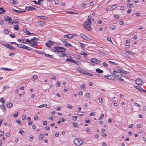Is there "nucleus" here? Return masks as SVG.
<instances>
[{
	"label": "nucleus",
	"mask_w": 146,
	"mask_h": 146,
	"mask_svg": "<svg viewBox=\"0 0 146 146\" xmlns=\"http://www.w3.org/2000/svg\"><path fill=\"white\" fill-rule=\"evenodd\" d=\"M74 143L75 144L79 146L83 144L84 141L80 138H76L74 139Z\"/></svg>",
	"instance_id": "1"
},
{
	"label": "nucleus",
	"mask_w": 146,
	"mask_h": 146,
	"mask_svg": "<svg viewBox=\"0 0 146 146\" xmlns=\"http://www.w3.org/2000/svg\"><path fill=\"white\" fill-rule=\"evenodd\" d=\"M84 114V113L82 111H78L77 113V114L79 115L82 116Z\"/></svg>",
	"instance_id": "28"
},
{
	"label": "nucleus",
	"mask_w": 146,
	"mask_h": 146,
	"mask_svg": "<svg viewBox=\"0 0 146 146\" xmlns=\"http://www.w3.org/2000/svg\"><path fill=\"white\" fill-rule=\"evenodd\" d=\"M85 122L88 123H89L90 122V120L89 119H85Z\"/></svg>",
	"instance_id": "60"
},
{
	"label": "nucleus",
	"mask_w": 146,
	"mask_h": 146,
	"mask_svg": "<svg viewBox=\"0 0 146 146\" xmlns=\"http://www.w3.org/2000/svg\"><path fill=\"white\" fill-rule=\"evenodd\" d=\"M80 36L83 39L88 41H91L92 39L90 37L86 36L84 34L81 33L80 34Z\"/></svg>",
	"instance_id": "5"
},
{
	"label": "nucleus",
	"mask_w": 146,
	"mask_h": 146,
	"mask_svg": "<svg viewBox=\"0 0 146 146\" xmlns=\"http://www.w3.org/2000/svg\"><path fill=\"white\" fill-rule=\"evenodd\" d=\"M136 89L142 92H143L144 91H145V90H144L142 88L140 87H138L137 86H136Z\"/></svg>",
	"instance_id": "17"
},
{
	"label": "nucleus",
	"mask_w": 146,
	"mask_h": 146,
	"mask_svg": "<svg viewBox=\"0 0 146 146\" xmlns=\"http://www.w3.org/2000/svg\"><path fill=\"white\" fill-rule=\"evenodd\" d=\"M91 16H88V21L87 22H88L89 23H91Z\"/></svg>",
	"instance_id": "32"
},
{
	"label": "nucleus",
	"mask_w": 146,
	"mask_h": 146,
	"mask_svg": "<svg viewBox=\"0 0 146 146\" xmlns=\"http://www.w3.org/2000/svg\"><path fill=\"white\" fill-rule=\"evenodd\" d=\"M87 5V3H83L81 5V6L82 7H84L86 6Z\"/></svg>",
	"instance_id": "62"
},
{
	"label": "nucleus",
	"mask_w": 146,
	"mask_h": 146,
	"mask_svg": "<svg viewBox=\"0 0 146 146\" xmlns=\"http://www.w3.org/2000/svg\"><path fill=\"white\" fill-rule=\"evenodd\" d=\"M109 62H110V63H111V64H113V65H116L118 64L116 63L115 62H112V61H109Z\"/></svg>",
	"instance_id": "41"
},
{
	"label": "nucleus",
	"mask_w": 146,
	"mask_h": 146,
	"mask_svg": "<svg viewBox=\"0 0 146 146\" xmlns=\"http://www.w3.org/2000/svg\"><path fill=\"white\" fill-rule=\"evenodd\" d=\"M0 109L3 110V111L4 112L5 111L6 108L5 105L2 104L0 105Z\"/></svg>",
	"instance_id": "13"
},
{
	"label": "nucleus",
	"mask_w": 146,
	"mask_h": 146,
	"mask_svg": "<svg viewBox=\"0 0 146 146\" xmlns=\"http://www.w3.org/2000/svg\"><path fill=\"white\" fill-rule=\"evenodd\" d=\"M65 46L66 47H71L72 46L69 43H66L65 44Z\"/></svg>",
	"instance_id": "29"
},
{
	"label": "nucleus",
	"mask_w": 146,
	"mask_h": 146,
	"mask_svg": "<svg viewBox=\"0 0 146 146\" xmlns=\"http://www.w3.org/2000/svg\"><path fill=\"white\" fill-rule=\"evenodd\" d=\"M44 23V22H38V24L40 25H41L42 26H43Z\"/></svg>",
	"instance_id": "61"
},
{
	"label": "nucleus",
	"mask_w": 146,
	"mask_h": 146,
	"mask_svg": "<svg viewBox=\"0 0 146 146\" xmlns=\"http://www.w3.org/2000/svg\"><path fill=\"white\" fill-rule=\"evenodd\" d=\"M67 107L68 108L70 109H72V106L70 104H67Z\"/></svg>",
	"instance_id": "45"
},
{
	"label": "nucleus",
	"mask_w": 146,
	"mask_h": 146,
	"mask_svg": "<svg viewBox=\"0 0 146 146\" xmlns=\"http://www.w3.org/2000/svg\"><path fill=\"white\" fill-rule=\"evenodd\" d=\"M58 56L60 57H62L65 56H66V54L65 53H59L58 54Z\"/></svg>",
	"instance_id": "14"
},
{
	"label": "nucleus",
	"mask_w": 146,
	"mask_h": 146,
	"mask_svg": "<svg viewBox=\"0 0 146 146\" xmlns=\"http://www.w3.org/2000/svg\"><path fill=\"white\" fill-rule=\"evenodd\" d=\"M11 2L15 5H16L18 3L17 1V0H11Z\"/></svg>",
	"instance_id": "22"
},
{
	"label": "nucleus",
	"mask_w": 146,
	"mask_h": 146,
	"mask_svg": "<svg viewBox=\"0 0 146 146\" xmlns=\"http://www.w3.org/2000/svg\"><path fill=\"white\" fill-rule=\"evenodd\" d=\"M19 27L18 25H17L15 26L14 29L16 30H18L19 29Z\"/></svg>",
	"instance_id": "33"
},
{
	"label": "nucleus",
	"mask_w": 146,
	"mask_h": 146,
	"mask_svg": "<svg viewBox=\"0 0 146 146\" xmlns=\"http://www.w3.org/2000/svg\"><path fill=\"white\" fill-rule=\"evenodd\" d=\"M4 19L6 21H9V23L11 22L12 21V19L11 18V17L9 16L4 17Z\"/></svg>",
	"instance_id": "10"
},
{
	"label": "nucleus",
	"mask_w": 146,
	"mask_h": 146,
	"mask_svg": "<svg viewBox=\"0 0 146 146\" xmlns=\"http://www.w3.org/2000/svg\"><path fill=\"white\" fill-rule=\"evenodd\" d=\"M54 44V42L50 40L48 41L47 42H46L45 44L47 47H50L51 45H52Z\"/></svg>",
	"instance_id": "8"
},
{
	"label": "nucleus",
	"mask_w": 146,
	"mask_h": 146,
	"mask_svg": "<svg viewBox=\"0 0 146 146\" xmlns=\"http://www.w3.org/2000/svg\"><path fill=\"white\" fill-rule=\"evenodd\" d=\"M127 6L130 8H133L134 6L133 5H132L131 3H129L127 5Z\"/></svg>",
	"instance_id": "24"
},
{
	"label": "nucleus",
	"mask_w": 146,
	"mask_h": 146,
	"mask_svg": "<svg viewBox=\"0 0 146 146\" xmlns=\"http://www.w3.org/2000/svg\"><path fill=\"white\" fill-rule=\"evenodd\" d=\"M18 41L19 42H20L22 43L26 44L27 43L26 42L24 41L23 39H19L18 40Z\"/></svg>",
	"instance_id": "25"
},
{
	"label": "nucleus",
	"mask_w": 146,
	"mask_h": 146,
	"mask_svg": "<svg viewBox=\"0 0 146 146\" xmlns=\"http://www.w3.org/2000/svg\"><path fill=\"white\" fill-rule=\"evenodd\" d=\"M4 132L3 131H0V136H3L4 135Z\"/></svg>",
	"instance_id": "46"
},
{
	"label": "nucleus",
	"mask_w": 146,
	"mask_h": 146,
	"mask_svg": "<svg viewBox=\"0 0 146 146\" xmlns=\"http://www.w3.org/2000/svg\"><path fill=\"white\" fill-rule=\"evenodd\" d=\"M85 88V86L84 84L81 85V88L82 89H84Z\"/></svg>",
	"instance_id": "51"
},
{
	"label": "nucleus",
	"mask_w": 146,
	"mask_h": 146,
	"mask_svg": "<svg viewBox=\"0 0 146 146\" xmlns=\"http://www.w3.org/2000/svg\"><path fill=\"white\" fill-rule=\"evenodd\" d=\"M0 102L3 104H4L5 103V101L4 100V98L2 97L0 99Z\"/></svg>",
	"instance_id": "27"
},
{
	"label": "nucleus",
	"mask_w": 146,
	"mask_h": 146,
	"mask_svg": "<svg viewBox=\"0 0 146 146\" xmlns=\"http://www.w3.org/2000/svg\"><path fill=\"white\" fill-rule=\"evenodd\" d=\"M47 105L46 104H44L40 105L39 106L37 107L38 108H42L44 107H46L47 108H48V107H47Z\"/></svg>",
	"instance_id": "15"
},
{
	"label": "nucleus",
	"mask_w": 146,
	"mask_h": 146,
	"mask_svg": "<svg viewBox=\"0 0 146 146\" xmlns=\"http://www.w3.org/2000/svg\"><path fill=\"white\" fill-rule=\"evenodd\" d=\"M103 65L104 66L106 67H108V64L105 62L103 63Z\"/></svg>",
	"instance_id": "58"
},
{
	"label": "nucleus",
	"mask_w": 146,
	"mask_h": 146,
	"mask_svg": "<svg viewBox=\"0 0 146 146\" xmlns=\"http://www.w3.org/2000/svg\"><path fill=\"white\" fill-rule=\"evenodd\" d=\"M38 40V38L36 37H33L32 39H31V42H35L36 41H37Z\"/></svg>",
	"instance_id": "20"
},
{
	"label": "nucleus",
	"mask_w": 146,
	"mask_h": 146,
	"mask_svg": "<svg viewBox=\"0 0 146 146\" xmlns=\"http://www.w3.org/2000/svg\"><path fill=\"white\" fill-rule=\"evenodd\" d=\"M0 69H2L5 70L11 71V70H10L9 69L7 68H4L3 67H1V68H0Z\"/></svg>",
	"instance_id": "30"
},
{
	"label": "nucleus",
	"mask_w": 146,
	"mask_h": 146,
	"mask_svg": "<svg viewBox=\"0 0 146 146\" xmlns=\"http://www.w3.org/2000/svg\"><path fill=\"white\" fill-rule=\"evenodd\" d=\"M25 31H26V34L27 35H30L31 34H33V33H31L29 31H28L27 29H25Z\"/></svg>",
	"instance_id": "35"
},
{
	"label": "nucleus",
	"mask_w": 146,
	"mask_h": 146,
	"mask_svg": "<svg viewBox=\"0 0 146 146\" xmlns=\"http://www.w3.org/2000/svg\"><path fill=\"white\" fill-rule=\"evenodd\" d=\"M116 8V5H113L111 7H110V9H112L113 10L115 9Z\"/></svg>",
	"instance_id": "52"
},
{
	"label": "nucleus",
	"mask_w": 146,
	"mask_h": 146,
	"mask_svg": "<svg viewBox=\"0 0 146 146\" xmlns=\"http://www.w3.org/2000/svg\"><path fill=\"white\" fill-rule=\"evenodd\" d=\"M60 40L61 41L63 42L66 43L67 42L66 40V39H64V38H61V39H60Z\"/></svg>",
	"instance_id": "36"
},
{
	"label": "nucleus",
	"mask_w": 146,
	"mask_h": 146,
	"mask_svg": "<svg viewBox=\"0 0 146 146\" xmlns=\"http://www.w3.org/2000/svg\"><path fill=\"white\" fill-rule=\"evenodd\" d=\"M113 74L115 77L118 78H121L123 76L121 72H117L116 70L113 71Z\"/></svg>",
	"instance_id": "4"
},
{
	"label": "nucleus",
	"mask_w": 146,
	"mask_h": 146,
	"mask_svg": "<svg viewBox=\"0 0 146 146\" xmlns=\"http://www.w3.org/2000/svg\"><path fill=\"white\" fill-rule=\"evenodd\" d=\"M45 56H46V57H50V58H53V57H52L53 56L52 55H50L48 54H45Z\"/></svg>",
	"instance_id": "37"
},
{
	"label": "nucleus",
	"mask_w": 146,
	"mask_h": 146,
	"mask_svg": "<svg viewBox=\"0 0 146 146\" xmlns=\"http://www.w3.org/2000/svg\"><path fill=\"white\" fill-rule=\"evenodd\" d=\"M16 122H17L19 125H21V123L19 120V119L16 120Z\"/></svg>",
	"instance_id": "47"
},
{
	"label": "nucleus",
	"mask_w": 146,
	"mask_h": 146,
	"mask_svg": "<svg viewBox=\"0 0 146 146\" xmlns=\"http://www.w3.org/2000/svg\"><path fill=\"white\" fill-rule=\"evenodd\" d=\"M132 12V10L130 9H128L127 11V14H129Z\"/></svg>",
	"instance_id": "53"
},
{
	"label": "nucleus",
	"mask_w": 146,
	"mask_h": 146,
	"mask_svg": "<svg viewBox=\"0 0 146 146\" xmlns=\"http://www.w3.org/2000/svg\"><path fill=\"white\" fill-rule=\"evenodd\" d=\"M100 103H102L103 102V99L102 98H100L98 99Z\"/></svg>",
	"instance_id": "64"
},
{
	"label": "nucleus",
	"mask_w": 146,
	"mask_h": 146,
	"mask_svg": "<svg viewBox=\"0 0 146 146\" xmlns=\"http://www.w3.org/2000/svg\"><path fill=\"white\" fill-rule=\"evenodd\" d=\"M11 45L9 44H5V47L9 48Z\"/></svg>",
	"instance_id": "57"
},
{
	"label": "nucleus",
	"mask_w": 146,
	"mask_h": 146,
	"mask_svg": "<svg viewBox=\"0 0 146 146\" xmlns=\"http://www.w3.org/2000/svg\"><path fill=\"white\" fill-rule=\"evenodd\" d=\"M96 72L99 73H102L103 72V71L99 69V68H97L96 69Z\"/></svg>",
	"instance_id": "19"
},
{
	"label": "nucleus",
	"mask_w": 146,
	"mask_h": 146,
	"mask_svg": "<svg viewBox=\"0 0 146 146\" xmlns=\"http://www.w3.org/2000/svg\"><path fill=\"white\" fill-rule=\"evenodd\" d=\"M79 72L81 73H82L85 75H87V72L84 70L81 69L79 71Z\"/></svg>",
	"instance_id": "18"
},
{
	"label": "nucleus",
	"mask_w": 146,
	"mask_h": 146,
	"mask_svg": "<svg viewBox=\"0 0 146 146\" xmlns=\"http://www.w3.org/2000/svg\"><path fill=\"white\" fill-rule=\"evenodd\" d=\"M90 94L89 93H87L86 94V97L87 98H90Z\"/></svg>",
	"instance_id": "56"
},
{
	"label": "nucleus",
	"mask_w": 146,
	"mask_h": 146,
	"mask_svg": "<svg viewBox=\"0 0 146 146\" xmlns=\"http://www.w3.org/2000/svg\"><path fill=\"white\" fill-rule=\"evenodd\" d=\"M125 52L127 53H129V54L132 55L133 54V52L131 51H128L127 50H125Z\"/></svg>",
	"instance_id": "34"
},
{
	"label": "nucleus",
	"mask_w": 146,
	"mask_h": 146,
	"mask_svg": "<svg viewBox=\"0 0 146 146\" xmlns=\"http://www.w3.org/2000/svg\"><path fill=\"white\" fill-rule=\"evenodd\" d=\"M135 82L137 85L139 86H142L143 84L142 80L140 78L137 79L135 80Z\"/></svg>",
	"instance_id": "6"
},
{
	"label": "nucleus",
	"mask_w": 146,
	"mask_h": 146,
	"mask_svg": "<svg viewBox=\"0 0 146 146\" xmlns=\"http://www.w3.org/2000/svg\"><path fill=\"white\" fill-rule=\"evenodd\" d=\"M4 33L6 34H8L9 33V32L7 30L5 29L4 31Z\"/></svg>",
	"instance_id": "54"
},
{
	"label": "nucleus",
	"mask_w": 146,
	"mask_h": 146,
	"mask_svg": "<svg viewBox=\"0 0 146 146\" xmlns=\"http://www.w3.org/2000/svg\"><path fill=\"white\" fill-rule=\"evenodd\" d=\"M13 106L12 104L11 103V102H9L8 103H7V106L8 108H11Z\"/></svg>",
	"instance_id": "21"
},
{
	"label": "nucleus",
	"mask_w": 146,
	"mask_h": 146,
	"mask_svg": "<svg viewBox=\"0 0 146 146\" xmlns=\"http://www.w3.org/2000/svg\"><path fill=\"white\" fill-rule=\"evenodd\" d=\"M37 42H35L33 43H32L31 44H30L29 45L33 47L36 48L37 46Z\"/></svg>",
	"instance_id": "16"
},
{
	"label": "nucleus",
	"mask_w": 146,
	"mask_h": 146,
	"mask_svg": "<svg viewBox=\"0 0 146 146\" xmlns=\"http://www.w3.org/2000/svg\"><path fill=\"white\" fill-rule=\"evenodd\" d=\"M9 35L10 36L11 38H15L16 36V35H14L10 34Z\"/></svg>",
	"instance_id": "49"
},
{
	"label": "nucleus",
	"mask_w": 146,
	"mask_h": 146,
	"mask_svg": "<svg viewBox=\"0 0 146 146\" xmlns=\"http://www.w3.org/2000/svg\"><path fill=\"white\" fill-rule=\"evenodd\" d=\"M33 78L34 80H36L37 78V76L36 75H33Z\"/></svg>",
	"instance_id": "43"
},
{
	"label": "nucleus",
	"mask_w": 146,
	"mask_h": 146,
	"mask_svg": "<svg viewBox=\"0 0 146 146\" xmlns=\"http://www.w3.org/2000/svg\"><path fill=\"white\" fill-rule=\"evenodd\" d=\"M88 22L85 21L83 23V25L85 28L88 31H90L91 30V28L90 26V24Z\"/></svg>",
	"instance_id": "2"
},
{
	"label": "nucleus",
	"mask_w": 146,
	"mask_h": 146,
	"mask_svg": "<svg viewBox=\"0 0 146 146\" xmlns=\"http://www.w3.org/2000/svg\"><path fill=\"white\" fill-rule=\"evenodd\" d=\"M26 42H28L30 44H31L32 42L31 41V40H30L29 39H26Z\"/></svg>",
	"instance_id": "44"
},
{
	"label": "nucleus",
	"mask_w": 146,
	"mask_h": 146,
	"mask_svg": "<svg viewBox=\"0 0 146 146\" xmlns=\"http://www.w3.org/2000/svg\"><path fill=\"white\" fill-rule=\"evenodd\" d=\"M25 9L26 10H28L32 11L34 10H36V9L35 8L33 7L32 6H26L25 8Z\"/></svg>",
	"instance_id": "9"
},
{
	"label": "nucleus",
	"mask_w": 146,
	"mask_h": 146,
	"mask_svg": "<svg viewBox=\"0 0 146 146\" xmlns=\"http://www.w3.org/2000/svg\"><path fill=\"white\" fill-rule=\"evenodd\" d=\"M44 137L43 134L42 133H40L39 136V139L40 140H42L43 139V137Z\"/></svg>",
	"instance_id": "23"
},
{
	"label": "nucleus",
	"mask_w": 146,
	"mask_h": 146,
	"mask_svg": "<svg viewBox=\"0 0 146 146\" xmlns=\"http://www.w3.org/2000/svg\"><path fill=\"white\" fill-rule=\"evenodd\" d=\"M79 45L82 48V49H84L85 48V45L82 42H79Z\"/></svg>",
	"instance_id": "26"
},
{
	"label": "nucleus",
	"mask_w": 146,
	"mask_h": 146,
	"mask_svg": "<svg viewBox=\"0 0 146 146\" xmlns=\"http://www.w3.org/2000/svg\"><path fill=\"white\" fill-rule=\"evenodd\" d=\"M73 125L74 127H78V124L77 123H73Z\"/></svg>",
	"instance_id": "39"
},
{
	"label": "nucleus",
	"mask_w": 146,
	"mask_h": 146,
	"mask_svg": "<svg viewBox=\"0 0 146 146\" xmlns=\"http://www.w3.org/2000/svg\"><path fill=\"white\" fill-rule=\"evenodd\" d=\"M28 48V47L25 44H23L21 48H24L25 49H27Z\"/></svg>",
	"instance_id": "40"
},
{
	"label": "nucleus",
	"mask_w": 146,
	"mask_h": 146,
	"mask_svg": "<svg viewBox=\"0 0 146 146\" xmlns=\"http://www.w3.org/2000/svg\"><path fill=\"white\" fill-rule=\"evenodd\" d=\"M119 17V16L118 15H114V17L116 19H117Z\"/></svg>",
	"instance_id": "59"
},
{
	"label": "nucleus",
	"mask_w": 146,
	"mask_h": 146,
	"mask_svg": "<svg viewBox=\"0 0 146 146\" xmlns=\"http://www.w3.org/2000/svg\"><path fill=\"white\" fill-rule=\"evenodd\" d=\"M0 11L2 12L3 13L6 12V11L2 7H0Z\"/></svg>",
	"instance_id": "31"
},
{
	"label": "nucleus",
	"mask_w": 146,
	"mask_h": 146,
	"mask_svg": "<svg viewBox=\"0 0 146 146\" xmlns=\"http://www.w3.org/2000/svg\"><path fill=\"white\" fill-rule=\"evenodd\" d=\"M118 70L120 72H121L126 74H129V72L126 71L125 70H124L122 68H119V69H118Z\"/></svg>",
	"instance_id": "11"
},
{
	"label": "nucleus",
	"mask_w": 146,
	"mask_h": 146,
	"mask_svg": "<svg viewBox=\"0 0 146 146\" xmlns=\"http://www.w3.org/2000/svg\"><path fill=\"white\" fill-rule=\"evenodd\" d=\"M18 112H15V113L13 115V116L15 117H17L18 115Z\"/></svg>",
	"instance_id": "50"
},
{
	"label": "nucleus",
	"mask_w": 146,
	"mask_h": 146,
	"mask_svg": "<svg viewBox=\"0 0 146 146\" xmlns=\"http://www.w3.org/2000/svg\"><path fill=\"white\" fill-rule=\"evenodd\" d=\"M33 1L35 4H38L40 5L41 4V3H39L38 2L36 1Z\"/></svg>",
	"instance_id": "63"
},
{
	"label": "nucleus",
	"mask_w": 146,
	"mask_h": 146,
	"mask_svg": "<svg viewBox=\"0 0 146 146\" xmlns=\"http://www.w3.org/2000/svg\"><path fill=\"white\" fill-rule=\"evenodd\" d=\"M116 28V26L115 25H112L110 28L112 30L115 29Z\"/></svg>",
	"instance_id": "42"
},
{
	"label": "nucleus",
	"mask_w": 146,
	"mask_h": 146,
	"mask_svg": "<svg viewBox=\"0 0 146 146\" xmlns=\"http://www.w3.org/2000/svg\"><path fill=\"white\" fill-rule=\"evenodd\" d=\"M72 119L73 120L76 121L77 119V117L76 116H73L72 117Z\"/></svg>",
	"instance_id": "38"
},
{
	"label": "nucleus",
	"mask_w": 146,
	"mask_h": 146,
	"mask_svg": "<svg viewBox=\"0 0 146 146\" xmlns=\"http://www.w3.org/2000/svg\"><path fill=\"white\" fill-rule=\"evenodd\" d=\"M9 49H11L13 50H15V48L13 47V46H12L11 45L9 48Z\"/></svg>",
	"instance_id": "55"
},
{
	"label": "nucleus",
	"mask_w": 146,
	"mask_h": 146,
	"mask_svg": "<svg viewBox=\"0 0 146 146\" xmlns=\"http://www.w3.org/2000/svg\"><path fill=\"white\" fill-rule=\"evenodd\" d=\"M12 11L14 12H16L18 13H21L25 12V11H21V10H16L15 9H12Z\"/></svg>",
	"instance_id": "12"
},
{
	"label": "nucleus",
	"mask_w": 146,
	"mask_h": 146,
	"mask_svg": "<svg viewBox=\"0 0 146 146\" xmlns=\"http://www.w3.org/2000/svg\"><path fill=\"white\" fill-rule=\"evenodd\" d=\"M90 61L92 62L95 64L101 63H102L101 60H98L95 58L92 59Z\"/></svg>",
	"instance_id": "7"
},
{
	"label": "nucleus",
	"mask_w": 146,
	"mask_h": 146,
	"mask_svg": "<svg viewBox=\"0 0 146 146\" xmlns=\"http://www.w3.org/2000/svg\"><path fill=\"white\" fill-rule=\"evenodd\" d=\"M54 48L55 50H56V51L57 52H64L66 51V49L62 47H59L58 46L54 47Z\"/></svg>",
	"instance_id": "3"
},
{
	"label": "nucleus",
	"mask_w": 146,
	"mask_h": 146,
	"mask_svg": "<svg viewBox=\"0 0 146 146\" xmlns=\"http://www.w3.org/2000/svg\"><path fill=\"white\" fill-rule=\"evenodd\" d=\"M68 38H71L73 37V36L71 34H68Z\"/></svg>",
	"instance_id": "48"
}]
</instances>
